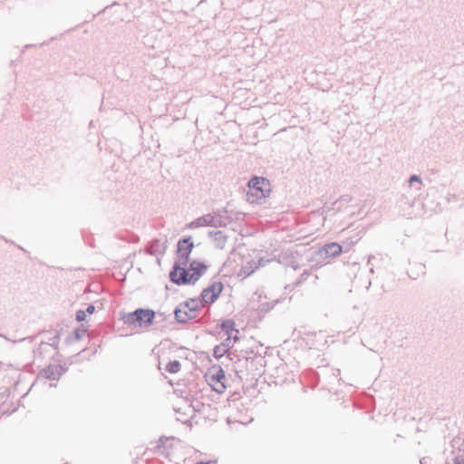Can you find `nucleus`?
Masks as SVG:
<instances>
[{
  "label": "nucleus",
  "mask_w": 464,
  "mask_h": 464,
  "mask_svg": "<svg viewBox=\"0 0 464 464\" xmlns=\"http://www.w3.org/2000/svg\"><path fill=\"white\" fill-rule=\"evenodd\" d=\"M249 190L246 193V200L249 203L262 204L270 193V184L267 179L261 177H254L248 181Z\"/></svg>",
  "instance_id": "nucleus-1"
},
{
  "label": "nucleus",
  "mask_w": 464,
  "mask_h": 464,
  "mask_svg": "<svg viewBox=\"0 0 464 464\" xmlns=\"http://www.w3.org/2000/svg\"><path fill=\"white\" fill-rule=\"evenodd\" d=\"M155 318V312L150 309L138 308L135 311L125 314L122 320L125 324L149 327Z\"/></svg>",
  "instance_id": "nucleus-2"
},
{
  "label": "nucleus",
  "mask_w": 464,
  "mask_h": 464,
  "mask_svg": "<svg viewBox=\"0 0 464 464\" xmlns=\"http://www.w3.org/2000/svg\"><path fill=\"white\" fill-rule=\"evenodd\" d=\"M226 225L225 218L216 212L208 213L204 215L189 224H188V228H198L201 227H220Z\"/></svg>",
  "instance_id": "nucleus-3"
},
{
  "label": "nucleus",
  "mask_w": 464,
  "mask_h": 464,
  "mask_svg": "<svg viewBox=\"0 0 464 464\" xmlns=\"http://www.w3.org/2000/svg\"><path fill=\"white\" fill-rule=\"evenodd\" d=\"M187 266H183L181 263H174L172 270L169 273L170 280L180 285L186 284H195L192 281V276L189 271L186 268Z\"/></svg>",
  "instance_id": "nucleus-4"
},
{
  "label": "nucleus",
  "mask_w": 464,
  "mask_h": 464,
  "mask_svg": "<svg viewBox=\"0 0 464 464\" xmlns=\"http://www.w3.org/2000/svg\"><path fill=\"white\" fill-rule=\"evenodd\" d=\"M193 247L194 244L190 237L179 240L177 248L178 261L175 263H181L183 266H187Z\"/></svg>",
  "instance_id": "nucleus-5"
},
{
  "label": "nucleus",
  "mask_w": 464,
  "mask_h": 464,
  "mask_svg": "<svg viewBox=\"0 0 464 464\" xmlns=\"http://www.w3.org/2000/svg\"><path fill=\"white\" fill-rule=\"evenodd\" d=\"M342 253V246L337 243H330L324 246L319 250V255L322 257H334Z\"/></svg>",
  "instance_id": "nucleus-6"
},
{
  "label": "nucleus",
  "mask_w": 464,
  "mask_h": 464,
  "mask_svg": "<svg viewBox=\"0 0 464 464\" xmlns=\"http://www.w3.org/2000/svg\"><path fill=\"white\" fill-rule=\"evenodd\" d=\"M63 372L61 365H50L41 372L43 377L49 380H58Z\"/></svg>",
  "instance_id": "nucleus-7"
},
{
  "label": "nucleus",
  "mask_w": 464,
  "mask_h": 464,
  "mask_svg": "<svg viewBox=\"0 0 464 464\" xmlns=\"http://www.w3.org/2000/svg\"><path fill=\"white\" fill-rule=\"evenodd\" d=\"M208 266L204 263L193 260L189 265V270L192 271V281H195L196 283L199 279V277L204 274Z\"/></svg>",
  "instance_id": "nucleus-8"
},
{
  "label": "nucleus",
  "mask_w": 464,
  "mask_h": 464,
  "mask_svg": "<svg viewBox=\"0 0 464 464\" xmlns=\"http://www.w3.org/2000/svg\"><path fill=\"white\" fill-rule=\"evenodd\" d=\"M208 236L213 238L217 248H225L227 237L222 231H209Z\"/></svg>",
  "instance_id": "nucleus-9"
},
{
  "label": "nucleus",
  "mask_w": 464,
  "mask_h": 464,
  "mask_svg": "<svg viewBox=\"0 0 464 464\" xmlns=\"http://www.w3.org/2000/svg\"><path fill=\"white\" fill-rule=\"evenodd\" d=\"M200 305L203 306V304L198 299H190L182 304V306L187 309L190 317L193 319L196 318L197 312L198 311Z\"/></svg>",
  "instance_id": "nucleus-10"
},
{
  "label": "nucleus",
  "mask_w": 464,
  "mask_h": 464,
  "mask_svg": "<svg viewBox=\"0 0 464 464\" xmlns=\"http://www.w3.org/2000/svg\"><path fill=\"white\" fill-rule=\"evenodd\" d=\"M210 378H211L212 382H216L218 384V387L214 388L215 391L219 393L223 392L226 389V386L222 382V380L225 379V372H224L223 369L219 368L216 373L211 375Z\"/></svg>",
  "instance_id": "nucleus-11"
},
{
  "label": "nucleus",
  "mask_w": 464,
  "mask_h": 464,
  "mask_svg": "<svg viewBox=\"0 0 464 464\" xmlns=\"http://www.w3.org/2000/svg\"><path fill=\"white\" fill-rule=\"evenodd\" d=\"M223 290V284L221 282H214L208 287L206 288V294L211 293V298H208L210 302H215L220 293Z\"/></svg>",
  "instance_id": "nucleus-12"
},
{
  "label": "nucleus",
  "mask_w": 464,
  "mask_h": 464,
  "mask_svg": "<svg viewBox=\"0 0 464 464\" xmlns=\"http://www.w3.org/2000/svg\"><path fill=\"white\" fill-rule=\"evenodd\" d=\"M174 314L176 320L179 323H186L188 320L193 319L192 317H190L189 313L187 311V309L182 308V304H180L174 310Z\"/></svg>",
  "instance_id": "nucleus-13"
},
{
  "label": "nucleus",
  "mask_w": 464,
  "mask_h": 464,
  "mask_svg": "<svg viewBox=\"0 0 464 464\" xmlns=\"http://www.w3.org/2000/svg\"><path fill=\"white\" fill-rule=\"evenodd\" d=\"M220 328L226 332L227 335L229 334H232L233 333L239 334V331L235 328V322L230 319L223 321L220 324Z\"/></svg>",
  "instance_id": "nucleus-14"
},
{
  "label": "nucleus",
  "mask_w": 464,
  "mask_h": 464,
  "mask_svg": "<svg viewBox=\"0 0 464 464\" xmlns=\"http://www.w3.org/2000/svg\"><path fill=\"white\" fill-rule=\"evenodd\" d=\"M450 447L452 448L451 452L455 453V450L457 449L459 451L464 450V440L461 437L454 438L450 442Z\"/></svg>",
  "instance_id": "nucleus-15"
},
{
  "label": "nucleus",
  "mask_w": 464,
  "mask_h": 464,
  "mask_svg": "<svg viewBox=\"0 0 464 464\" xmlns=\"http://www.w3.org/2000/svg\"><path fill=\"white\" fill-rule=\"evenodd\" d=\"M181 364L178 360L170 361L166 365V371L169 373H177L180 371Z\"/></svg>",
  "instance_id": "nucleus-16"
},
{
  "label": "nucleus",
  "mask_w": 464,
  "mask_h": 464,
  "mask_svg": "<svg viewBox=\"0 0 464 464\" xmlns=\"http://www.w3.org/2000/svg\"><path fill=\"white\" fill-rule=\"evenodd\" d=\"M414 183H417L418 187H416V190L420 191L421 189V179L418 175H411L409 179L410 187H414Z\"/></svg>",
  "instance_id": "nucleus-17"
},
{
  "label": "nucleus",
  "mask_w": 464,
  "mask_h": 464,
  "mask_svg": "<svg viewBox=\"0 0 464 464\" xmlns=\"http://www.w3.org/2000/svg\"><path fill=\"white\" fill-rule=\"evenodd\" d=\"M225 353H227V350L221 344L215 346L213 350L214 357L218 359L221 358Z\"/></svg>",
  "instance_id": "nucleus-18"
},
{
  "label": "nucleus",
  "mask_w": 464,
  "mask_h": 464,
  "mask_svg": "<svg viewBox=\"0 0 464 464\" xmlns=\"http://www.w3.org/2000/svg\"><path fill=\"white\" fill-rule=\"evenodd\" d=\"M226 350L227 352L228 351V349H230L233 344H234V342L232 341V334H227V337L223 341V343H220Z\"/></svg>",
  "instance_id": "nucleus-19"
},
{
  "label": "nucleus",
  "mask_w": 464,
  "mask_h": 464,
  "mask_svg": "<svg viewBox=\"0 0 464 464\" xmlns=\"http://www.w3.org/2000/svg\"><path fill=\"white\" fill-rule=\"evenodd\" d=\"M208 298H211V293L208 292V294H206V288H205L201 293V299H200V302L203 304V305L210 304L213 303V302H210V300H208Z\"/></svg>",
  "instance_id": "nucleus-20"
},
{
  "label": "nucleus",
  "mask_w": 464,
  "mask_h": 464,
  "mask_svg": "<svg viewBox=\"0 0 464 464\" xmlns=\"http://www.w3.org/2000/svg\"><path fill=\"white\" fill-rule=\"evenodd\" d=\"M86 318V312L84 310H78L76 312V320L78 322L84 321Z\"/></svg>",
  "instance_id": "nucleus-21"
},
{
  "label": "nucleus",
  "mask_w": 464,
  "mask_h": 464,
  "mask_svg": "<svg viewBox=\"0 0 464 464\" xmlns=\"http://www.w3.org/2000/svg\"><path fill=\"white\" fill-rule=\"evenodd\" d=\"M159 241L156 240L155 242L151 243V245L148 247V251L151 255H155L158 252V249L156 246H158Z\"/></svg>",
  "instance_id": "nucleus-22"
},
{
  "label": "nucleus",
  "mask_w": 464,
  "mask_h": 464,
  "mask_svg": "<svg viewBox=\"0 0 464 464\" xmlns=\"http://www.w3.org/2000/svg\"><path fill=\"white\" fill-rule=\"evenodd\" d=\"M452 460L455 464H464V458L460 455L455 456Z\"/></svg>",
  "instance_id": "nucleus-23"
},
{
  "label": "nucleus",
  "mask_w": 464,
  "mask_h": 464,
  "mask_svg": "<svg viewBox=\"0 0 464 464\" xmlns=\"http://www.w3.org/2000/svg\"><path fill=\"white\" fill-rule=\"evenodd\" d=\"M420 464H430L431 459L430 457H423L420 459Z\"/></svg>",
  "instance_id": "nucleus-24"
},
{
  "label": "nucleus",
  "mask_w": 464,
  "mask_h": 464,
  "mask_svg": "<svg viewBox=\"0 0 464 464\" xmlns=\"http://www.w3.org/2000/svg\"><path fill=\"white\" fill-rule=\"evenodd\" d=\"M94 311H95V306H94L93 304H89V305L87 306V309H86V311H85V312H86V313H88V314H93V313H94Z\"/></svg>",
  "instance_id": "nucleus-25"
},
{
  "label": "nucleus",
  "mask_w": 464,
  "mask_h": 464,
  "mask_svg": "<svg viewBox=\"0 0 464 464\" xmlns=\"http://www.w3.org/2000/svg\"><path fill=\"white\" fill-rule=\"evenodd\" d=\"M84 331H80L79 329H76L74 331V336H75V339L76 340H80L82 338V334L83 333Z\"/></svg>",
  "instance_id": "nucleus-26"
},
{
  "label": "nucleus",
  "mask_w": 464,
  "mask_h": 464,
  "mask_svg": "<svg viewBox=\"0 0 464 464\" xmlns=\"http://www.w3.org/2000/svg\"><path fill=\"white\" fill-rule=\"evenodd\" d=\"M403 215L408 218H413L417 217V215L413 214L412 212H404Z\"/></svg>",
  "instance_id": "nucleus-27"
},
{
  "label": "nucleus",
  "mask_w": 464,
  "mask_h": 464,
  "mask_svg": "<svg viewBox=\"0 0 464 464\" xmlns=\"http://www.w3.org/2000/svg\"><path fill=\"white\" fill-rule=\"evenodd\" d=\"M239 337H238V334H236V333H233L232 334V341L234 343H236L237 341H238Z\"/></svg>",
  "instance_id": "nucleus-28"
},
{
  "label": "nucleus",
  "mask_w": 464,
  "mask_h": 464,
  "mask_svg": "<svg viewBox=\"0 0 464 464\" xmlns=\"http://www.w3.org/2000/svg\"><path fill=\"white\" fill-rule=\"evenodd\" d=\"M308 275H309V274H308V272L304 271V272L301 275V279H302V280H304Z\"/></svg>",
  "instance_id": "nucleus-29"
},
{
  "label": "nucleus",
  "mask_w": 464,
  "mask_h": 464,
  "mask_svg": "<svg viewBox=\"0 0 464 464\" xmlns=\"http://www.w3.org/2000/svg\"><path fill=\"white\" fill-rule=\"evenodd\" d=\"M451 198H456V195H450L449 198H448V201L449 202L451 201Z\"/></svg>",
  "instance_id": "nucleus-30"
},
{
  "label": "nucleus",
  "mask_w": 464,
  "mask_h": 464,
  "mask_svg": "<svg viewBox=\"0 0 464 464\" xmlns=\"http://www.w3.org/2000/svg\"><path fill=\"white\" fill-rule=\"evenodd\" d=\"M55 386H56V384H54V383H50V387H55Z\"/></svg>",
  "instance_id": "nucleus-31"
},
{
  "label": "nucleus",
  "mask_w": 464,
  "mask_h": 464,
  "mask_svg": "<svg viewBox=\"0 0 464 464\" xmlns=\"http://www.w3.org/2000/svg\"><path fill=\"white\" fill-rule=\"evenodd\" d=\"M197 464H209L208 462H198Z\"/></svg>",
  "instance_id": "nucleus-32"
}]
</instances>
